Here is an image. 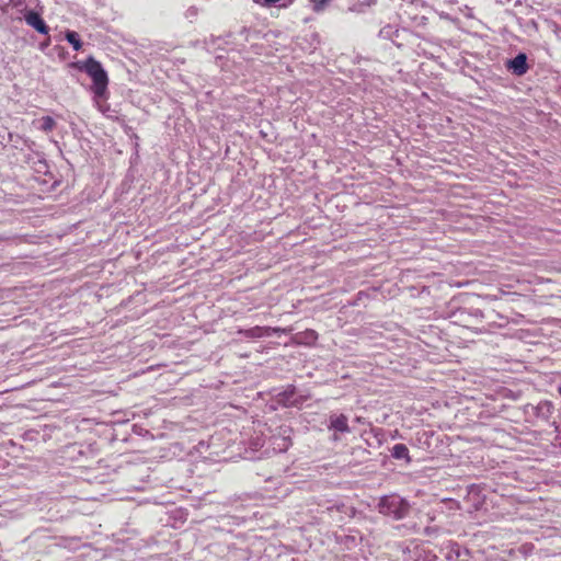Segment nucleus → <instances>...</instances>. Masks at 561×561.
Masks as SVG:
<instances>
[{
	"mask_svg": "<svg viewBox=\"0 0 561 561\" xmlns=\"http://www.w3.org/2000/svg\"><path fill=\"white\" fill-rule=\"evenodd\" d=\"M560 391H561V388H560Z\"/></svg>",
	"mask_w": 561,
	"mask_h": 561,
	"instance_id": "obj_13",
	"label": "nucleus"
},
{
	"mask_svg": "<svg viewBox=\"0 0 561 561\" xmlns=\"http://www.w3.org/2000/svg\"><path fill=\"white\" fill-rule=\"evenodd\" d=\"M526 60V55L519 54L514 59L510 60L508 68L518 76L524 75L527 71Z\"/></svg>",
	"mask_w": 561,
	"mask_h": 561,
	"instance_id": "obj_4",
	"label": "nucleus"
},
{
	"mask_svg": "<svg viewBox=\"0 0 561 561\" xmlns=\"http://www.w3.org/2000/svg\"><path fill=\"white\" fill-rule=\"evenodd\" d=\"M363 4H355L351 8L352 11L354 12H363Z\"/></svg>",
	"mask_w": 561,
	"mask_h": 561,
	"instance_id": "obj_11",
	"label": "nucleus"
},
{
	"mask_svg": "<svg viewBox=\"0 0 561 561\" xmlns=\"http://www.w3.org/2000/svg\"><path fill=\"white\" fill-rule=\"evenodd\" d=\"M376 3V0H367V2L365 3L366 5H373Z\"/></svg>",
	"mask_w": 561,
	"mask_h": 561,
	"instance_id": "obj_12",
	"label": "nucleus"
},
{
	"mask_svg": "<svg viewBox=\"0 0 561 561\" xmlns=\"http://www.w3.org/2000/svg\"><path fill=\"white\" fill-rule=\"evenodd\" d=\"M317 340V333L314 331H307L302 336L298 337L300 343L312 344Z\"/></svg>",
	"mask_w": 561,
	"mask_h": 561,
	"instance_id": "obj_9",
	"label": "nucleus"
},
{
	"mask_svg": "<svg viewBox=\"0 0 561 561\" xmlns=\"http://www.w3.org/2000/svg\"><path fill=\"white\" fill-rule=\"evenodd\" d=\"M392 457L396 459H405L408 462L411 461L409 449L403 444H397L392 448Z\"/></svg>",
	"mask_w": 561,
	"mask_h": 561,
	"instance_id": "obj_6",
	"label": "nucleus"
},
{
	"mask_svg": "<svg viewBox=\"0 0 561 561\" xmlns=\"http://www.w3.org/2000/svg\"><path fill=\"white\" fill-rule=\"evenodd\" d=\"M330 428L335 431L347 433L350 432L347 417L344 414H334L330 416Z\"/></svg>",
	"mask_w": 561,
	"mask_h": 561,
	"instance_id": "obj_5",
	"label": "nucleus"
},
{
	"mask_svg": "<svg viewBox=\"0 0 561 561\" xmlns=\"http://www.w3.org/2000/svg\"><path fill=\"white\" fill-rule=\"evenodd\" d=\"M75 66L79 70L85 71L92 79L93 85L91 89L95 99L104 98L107 90L108 78L102 65L93 57H89L85 61H79L75 64Z\"/></svg>",
	"mask_w": 561,
	"mask_h": 561,
	"instance_id": "obj_1",
	"label": "nucleus"
},
{
	"mask_svg": "<svg viewBox=\"0 0 561 561\" xmlns=\"http://www.w3.org/2000/svg\"><path fill=\"white\" fill-rule=\"evenodd\" d=\"M379 507L382 514L394 515L396 518H402L408 513V504L396 496L383 497Z\"/></svg>",
	"mask_w": 561,
	"mask_h": 561,
	"instance_id": "obj_2",
	"label": "nucleus"
},
{
	"mask_svg": "<svg viewBox=\"0 0 561 561\" xmlns=\"http://www.w3.org/2000/svg\"><path fill=\"white\" fill-rule=\"evenodd\" d=\"M66 39L72 45L75 50H79L82 46L78 34L73 31H68L66 33Z\"/></svg>",
	"mask_w": 561,
	"mask_h": 561,
	"instance_id": "obj_7",
	"label": "nucleus"
},
{
	"mask_svg": "<svg viewBox=\"0 0 561 561\" xmlns=\"http://www.w3.org/2000/svg\"><path fill=\"white\" fill-rule=\"evenodd\" d=\"M24 20L30 26L35 28L41 34H48L49 28L37 12L27 11L24 14Z\"/></svg>",
	"mask_w": 561,
	"mask_h": 561,
	"instance_id": "obj_3",
	"label": "nucleus"
},
{
	"mask_svg": "<svg viewBox=\"0 0 561 561\" xmlns=\"http://www.w3.org/2000/svg\"><path fill=\"white\" fill-rule=\"evenodd\" d=\"M272 331L276 332V331H278V329L259 328L257 327L254 330H252L253 335H255V336L270 335Z\"/></svg>",
	"mask_w": 561,
	"mask_h": 561,
	"instance_id": "obj_10",
	"label": "nucleus"
},
{
	"mask_svg": "<svg viewBox=\"0 0 561 561\" xmlns=\"http://www.w3.org/2000/svg\"><path fill=\"white\" fill-rule=\"evenodd\" d=\"M41 126L39 128L46 133L54 129L56 123L53 117L50 116H44L39 119Z\"/></svg>",
	"mask_w": 561,
	"mask_h": 561,
	"instance_id": "obj_8",
	"label": "nucleus"
}]
</instances>
